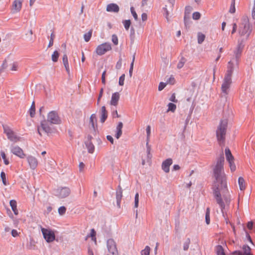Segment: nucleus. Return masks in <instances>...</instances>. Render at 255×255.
<instances>
[{"mask_svg":"<svg viewBox=\"0 0 255 255\" xmlns=\"http://www.w3.org/2000/svg\"><path fill=\"white\" fill-rule=\"evenodd\" d=\"M107 248L110 254L112 255H117L118 250L116 247L115 242L113 239H109L107 241Z\"/></svg>","mask_w":255,"mask_h":255,"instance_id":"9d476101","label":"nucleus"},{"mask_svg":"<svg viewBox=\"0 0 255 255\" xmlns=\"http://www.w3.org/2000/svg\"><path fill=\"white\" fill-rule=\"evenodd\" d=\"M66 209L64 206H61L58 209V213L60 215H62L66 212Z\"/></svg>","mask_w":255,"mask_h":255,"instance_id":"603ef678","label":"nucleus"},{"mask_svg":"<svg viewBox=\"0 0 255 255\" xmlns=\"http://www.w3.org/2000/svg\"><path fill=\"white\" fill-rule=\"evenodd\" d=\"M41 232L43 237L48 243L53 242L55 239V236L54 232L51 230L41 228Z\"/></svg>","mask_w":255,"mask_h":255,"instance_id":"423d86ee","label":"nucleus"},{"mask_svg":"<svg viewBox=\"0 0 255 255\" xmlns=\"http://www.w3.org/2000/svg\"><path fill=\"white\" fill-rule=\"evenodd\" d=\"M214 196L217 203L221 208L222 213H224V210L229 206L231 200L227 186L226 187L220 186L219 188L218 187H214Z\"/></svg>","mask_w":255,"mask_h":255,"instance_id":"f03ea898","label":"nucleus"},{"mask_svg":"<svg viewBox=\"0 0 255 255\" xmlns=\"http://www.w3.org/2000/svg\"><path fill=\"white\" fill-rule=\"evenodd\" d=\"M84 168H85V164L83 162H81L79 163V171L81 172H82L84 171Z\"/></svg>","mask_w":255,"mask_h":255,"instance_id":"4d7b16f0","label":"nucleus"},{"mask_svg":"<svg viewBox=\"0 0 255 255\" xmlns=\"http://www.w3.org/2000/svg\"><path fill=\"white\" fill-rule=\"evenodd\" d=\"M70 194V189L68 188L64 187L60 189L59 191L58 196L61 198H65Z\"/></svg>","mask_w":255,"mask_h":255,"instance_id":"412c9836","label":"nucleus"},{"mask_svg":"<svg viewBox=\"0 0 255 255\" xmlns=\"http://www.w3.org/2000/svg\"><path fill=\"white\" fill-rule=\"evenodd\" d=\"M138 200H139V194L136 193L134 197V207L137 208L138 206Z\"/></svg>","mask_w":255,"mask_h":255,"instance_id":"49530a36","label":"nucleus"},{"mask_svg":"<svg viewBox=\"0 0 255 255\" xmlns=\"http://www.w3.org/2000/svg\"><path fill=\"white\" fill-rule=\"evenodd\" d=\"M168 109L167 110L166 112H171L172 113H174L176 109V106L174 104L172 103H169L167 105Z\"/></svg>","mask_w":255,"mask_h":255,"instance_id":"c85d7f7f","label":"nucleus"},{"mask_svg":"<svg viewBox=\"0 0 255 255\" xmlns=\"http://www.w3.org/2000/svg\"><path fill=\"white\" fill-rule=\"evenodd\" d=\"M217 253L218 255H225L221 246H218L217 247Z\"/></svg>","mask_w":255,"mask_h":255,"instance_id":"c03bdc74","label":"nucleus"},{"mask_svg":"<svg viewBox=\"0 0 255 255\" xmlns=\"http://www.w3.org/2000/svg\"><path fill=\"white\" fill-rule=\"evenodd\" d=\"M175 80L174 77L173 76H170V77L167 80L166 83L167 84H169L173 85L175 83Z\"/></svg>","mask_w":255,"mask_h":255,"instance_id":"37998d69","label":"nucleus"},{"mask_svg":"<svg viewBox=\"0 0 255 255\" xmlns=\"http://www.w3.org/2000/svg\"><path fill=\"white\" fill-rule=\"evenodd\" d=\"M11 152L16 156L20 158H24L25 157V154L23 150L17 145H12L11 147Z\"/></svg>","mask_w":255,"mask_h":255,"instance_id":"9b49d317","label":"nucleus"},{"mask_svg":"<svg viewBox=\"0 0 255 255\" xmlns=\"http://www.w3.org/2000/svg\"><path fill=\"white\" fill-rule=\"evenodd\" d=\"M49 122L44 120L41 122L40 127L38 128V132L40 135H42L41 130L45 133H50L52 132L53 129L49 125Z\"/></svg>","mask_w":255,"mask_h":255,"instance_id":"6e6552de","label":"nucleus"},{"mask_svg":"<svg viewBox=\"0 0 255 255\" xmlns=\"http://www.w3.org/2000/svg\"><path fill=\"white\" fill-rule=\"evenodd\" d=\"M59 56V54L57 51H55L52 54L51 58L52 60L54 62H56L58 61V58Z\"/></svg>","mask_w":255,"mask_h":255,"instance_id":"f704fd0d","label":"nucleus"},{"mask_svg":"<svg viewBox=\"0 0 255 255\" xmlns=\"http://www.w3.org/2000/svg\"><path fill=\"white\" fill-rule=\"evenodd\" d=\"M167 83H163V82H160L158 86V90L161 91L166 86Z\"/></svg>","mask_w":255,"mask_h":255,"instance_id":"6e6d98bb","label":"nucleus"},{"mask_svg":"<svg viewBox=\"0 0 255 255\" xmlns=\"http://www.w3.org/2000/svg\"><path fill=\"white\" fill-rule=\"evenodd\" d=\"M62 60H63V63L64 65V67L66 69V71L67 72V73L68 74H69L70 68H69V63H68V57H67V56L66 54H64L63 55Z\"/></svg>","mask_w":255,"mask_h":255,"instance_id":"393cba45","label":"nucleus"},{"mask_svg":"<svg viewBox=\"0 0 255 255\" xmlns=\"http://www.w3.org/2000/svg\"><path fill=\"white\" fill-rule=\"evenodd\" d=\"M238 61L236 62L234 58L228 62L226 76L232 77L234 67L238 65Z\"/></svg>","mask_w":255,"mask_h":255,"instance_id":"ddd939ff","label":"nucleus"},{"mask_svg":"<svg viewBox=\"0 0 255 255\" xmlns=\"http://www.w3.org/2000/svg\"><path fill=\"white\" fill-rule=\"evenodd\" d=\"M119 7L116 3H110L107 5L106 10L108 12H118L119 11Z\"/></svg>","mask_w":255,"mask_h":255,"instance_id":"aec40b11","label":"nucleus"},{"mask_svg":"<svg viewBox=\"0 0 255 255\" xmlns=\"http://www.w3.org/2000/svg\"><path fill=\"white\" fill-rule=\"evenodd\" d=\"M242 42H241V41H238V44L236 48V50L235 51V60H236V62L237 61H238V59L242 53L243 49L244 48V45L242 44Z\"/></svg>","mask_w":255,"mask_h":255,"instance_id":"dca6fc26","label":"nucleus"},{"mask_svg":"<svg viewBox=\"0 0 255 255\" xmlns=\"http://www.w3.org/2000/svg\"><path fill=\"white\" fill-rule=\"evenodd\" d=\"M252 32V28L248 17H243L239 24L238 33L240 36L239 41L244 42L247 40Z\"/></svg>","mask_w":255,"mask_h":255,"instance_id":"7ed1b4c3","label":"nucleus"},{"mask_svg":"<svg viewBox=\"0 0 255 255\" xmlns=\"http://www.w3.org/2000/svg\"><path fill=\"white\" fill-rule=\"evenodd\" d=\"M232 77L226 76L223 80L222 85L221 89L222 91L225 95H227L229 92V90L232 83Z\"/></svg>","mask_w":255,"mask_h":255,"instance_id":"1a4fd4ad","label":"nucleus"},{"mask_svg":"<svg viewBox=\"0 0 255 255\" xmlns=\"http://www.w3.org/2000/svg\"><path fill=\"white\" fill-rule=\"evenodd\" d=\"M228 122L226 120H222L216 130V136L220 143H223L225 138Z\"/></svg>","mask_w":255,"mask_h":255,"instance_id":"20e7f679","label":"nucleus"},{"mask_svg":"<svg viewBox=\"0 0 255 255\" xmlns=\"http://www.w3.org/2000/svg\"><path fill=\"white\" fill-rule=\"evenodd\" d=\"M150 248L149 246L145 247L144 250L141 251V255H149L150 253Z\"/></svg>","mask_w":255,"mask_h":255,"instance_id":"e433bc0d","label":"nucleus"},{"mask_svg":"<svg viewBox=\"0 0 255 255\" xmlns=\"http://www.w3.org/2000/svg\"><path fill=\"white\" fill-rule=\"evenodd\" d=\"M1 157L3 160L4 163L5 165H8L9 164V161L8 159L6 158V155L3 152H1Z\"/></svg>","mask_w":255,"mask_h":255,"instance_id":"09e8293b","label":"nucleus"},{"mask_svg":"<svg viewBox=\"0 0 255 255\" xmlns=\"http://www.w3.org/2000/svg\"><path fill=\"white\" fill-rule=\"evenodd\" d=\"M125 79V75L123 74L119 78V84L120 86H123L124 85V81Z\"/></svg>","mask_w":255,"mask_h":255,"instance_id":"3c124183","label":"nucleus"},{"mask_svg":"<svg viewBox=\"0 0 255 255\" xmlns=\"http://www.w3.org/2000/svg\"><path fill=\"white\" fill-rule=\"evenodd\" d=\"M97 122V118L95 114H92L90 118V123L93 128H94V124Z\"/></svg>","mask_w":255,"mask_h":255,"instance_id":"72a5a7b5","label":"nucleus"},{"mask_svg":"<svg viewBox=\"0 0 255 255\" xmlns=\"http://www.w3.org/2000/svg\"><path fill=\"white\" fill-rule=\"evenodd\" d=\"M172 164V160L171 158H168L164 160L162 163V169L166 173L169 172L170 166Z\"/></svg>","mask_w":255,"mask_h":255,"instance_id":"f3484780","label":"nucleus"},{"mask_svg":"<svg viewBox=\"0 0 255 255\" xmlns=\"http://www.w3.org/2000/svg\"><path fill=\"white\" fill-rule=\"evenodd\" d=\"M185 59L183 58H181L180 61L178 62L177 64V68L178 69H180L182 68L185 63Z\"/></svg>","mask_w":255,"mask_h":255,"instance_id":"a18cd8bd","label":"nucleus"},{"mask_svg":"<svg viewBox=\"0 0 255 255\" xmlns=\"http://www.w3.org/2000/svg\"><path fill=\"white\" fill-rule=\"evenodd\" d=\"M237 28V24L236 23H235L233 25V29H232V32H231V33L232 34H234L236 32Z\"/></svg>","mask_w":255,"mask_h":255,"instance_id":"338daca9","label":"nucleus"},{"mask_svg":"<svg viewBox=\"0 0 255 255\" xmlns=\"http://www.w3.org/2000/svg\"><path fill=\"white\" fill-rule=\"evenodd\" d=\"M52 124H60L61 123V119L58 114L55 111H51L47 115V120Z\"/></svg>","mask_w":255,"mask_h":255,"instance_id":"0eeeda50","label":"nucleus"},{"mask_svg":"<svg viewBox=\"0 0 255 255\" xmlns=\"http://www.w3.org/2000/svg\"><path fill=\"white\" fill-rule=\"evenodd\" d=\"M103 89L102 88L100 90V93H99V97H98V100H97V104L99 105V102L100 101V99L101 98H102V96H103Z\"/></svg>","mask_w":255,"mask_h":255,"instance_id":"680f3d73","label":"nucleus"},{"mask_svg":"<svg viewBox=\"0 0 255 255\" xmlns=\"http://www.w3.org/2000/svg\"><path fill=\"white\" fill-rule=\"evenodd\" d=\"M252 16L253 18L255 19V0H254V6L252 12Z\"/></svg>","mask_w":255,"mask_h":255,"instance_id":"69168bd1","label":"nucleus"},{"mask_svg":"<svg viewBox=\"0 0 255 255\" xmlns=\"http://www.w3.org/2000/svg\"><path fill=\"white\" fill-rule=\"evenodd\" d=\"M35 105L34 102L32 103L31 108L29 110V114L31 117H33L35 115Z\"/></svg>","mask_w":255,"mask_h":255,"instance_id":"ea45409f","label":"nucleus"},{"mask_svg":"<svg viewBox=\"0 0 255 255\" xmlns=\"http://www.w3.org/2000/svg\"><path fill=\"white\" fill-rule=\"evenodd\" d=\"M224 157L222 155L213 167V175L215 178L214 187H218V188L220 186L226 187L227 185V178L224 171Z\"/></svg>","mask_w":255,"mask_h":255,"instance_id":"f257e3e1","label":"nucleus"},{"mask_svg":"<svg viewBox=\"0 0 255 255\" xmlns=\"http://www.w3.org/2000/svg\"><path fill=\"white\" fill-rule=\"evenodd\" d=\"M96 233L95 231L94 230V229H92L91 230V232H90V235H87L85 240H87L88 238L91 237L92 241H93L94 242H95L96 243Z\"/></svg>","mask_w":255,"mask_h":255,"instance_id":"c756f323","label":"nucleus"},{"mask_svg":"<svg viewBox=\"0 0 255 255\" xmlns=\"http://www.w3.org/2000/svg\"><path fill=\"white\" fill-rule=\"evenodd\" d=\"M19 68V64L17 62H14L9 65V70L17 71Z\"/></svg>","mask_w":255,"mask_h":255,"instance_id":"cd10ccee","label":"nucleus"},{"mask_svg":"<svg viewBox=\"0 0 255 255\" xmlns=\"http://www.w3.org/2000/svg\"><path fill=\"white\" fill-rule=\"evenodd\" d=\"M169 100L174 103H177L178 100L176 99L175 94L173 93L169 99Z\"/></svg>","mask_w":255,"mask_h":255,"instance_id":"bf43d9fd","label":"nucleus"},{"mask_svg":"<svg viewBox=\"0 0 255 255\" xmlns=\"http://www.w3.org/2000/svg\"><path fill=\"white\" fill-rule=\"evenodd\" d=\"M101 117L100 121H101V123H103L105 122V121H106V120L107 119V117H108V112L106 110L105 106L102 107L101 110Z\"/></svg>","mask_w":255,"mask_h":255,"instance_id":"4be33fe9","label":"nucleus"},{"mask_svg":"<svg viewBox=\"0 0 255 255\" xmlns=\"http://www.w3.org/2000/svg\"><path fill=\"white\" fill-rule=\"evenodd\" d=\"M229 165H230V167L231 171L232 172H234L236 170V165H235V164L234 163V161L230 162H229Z\"/></svg>","mask_w":255,"mask_h":255,"instance_id":"de8ad7c7","label":"nucleus"},{"mask_svg":"<svg viewBox=\"0 0 255 255\" xmlns=\"http://www.w3.org/2000/svg\"><path fill=\"white\" fill-rule=\"evenodd\" d=\"M10 206L12 210L14 212V214L16 215H18V211L17 209V203L14 200H11L9 202Z\"/></svg>","mask_w":255,"mask_h":255,"instance_id":"b1692460","label":"nucleus"},{"mask_svg":"<svg viewBox=\"0 0 255 255\" xmlns=\"http://www.w3.org/2000/svg\"><path fill=\"white\" fill-rule=\"evenodd\" d=\"M146 131L147 133V139L148 140L149 138V136L150 135V126H147L146 128Z\"/></svg>","mask_w":255,"mask_h":255,"instance_id":"13d9d810","label":"nucleus"},{"mask_svg":"<svg viewBox=\"0 0 255 255\" xmlns=\"http://www.w3.org/2000/svg\"><path fill=\"white\" fill-rule=\"evenodd\" d=\"M225 153L226 157V159L228 162H230L234 161V158L232 155L231 152L229 148H226L225 150Z\"/></svg>","mask_w":255,"mask_h":255,"instance_id":"5701e85b","label":"nucleus"},{"mask_svg":"<svg viewBox=\"0 0 255 255\" xmlns=\"http://www.w3.org/2000/svg\"><path fill=\"white\" fill-rule=\"evenodd\" d=\"M244 253L241 251H235L232 255H252L251 253V248L248 246H244L243 247Z\"/></svg>","mask_w":255,"mask_h":255,"instance_id":"a211bd4d","label":"nucleus"},{"mask_svg":"<svg viewBox=\"0 0 255 255\" xmlns=\"http://www.w3.org/2000/svg\"><path fill=\"white\" fill-rule=\"evenodd\" d=\"M122 59H120L117 63L116 64V67L117 69H120L121 68V66H122Z\"/></svg>","mask_w":255,"mask_h":255,"instance_id":"e2e57ef3","label":"nucleus"},{"mask_svg":"<svg viewBox=\"0 0 255 255\" xmlns=\"http://www.w3.org/2000/svg\"><path fill=\"white\" fill-rule=\"evenodd\" d=\"M4 132L6 134L8 139L14 142L18 140V138L16 136L14 132L9 128H4Z\"/></svg>","mask_w":255,"mask_h":255,"instance_id":"f8f14e48","label":"nucleus"},{"mask_svg":"<svg viewBox=\"0 0 255 255\" xmlns=\"http://www.w3.org/2000/svg\"><path fill=\"white\" fill-rule=\"evenodd\" d=\"M130 11H131V13L133 17L135 19V20H137L138 18V16H137L135 11L134 10L133 7H130Z\"/></svg>","mask_w":255,"mask_h":255,"instance_id":"864d4df0","label":"nucleus"},{"mask_svg":"<svg viewBox=\"0 0 255 255\" xmlns=\"http://www.w3.org/2000/svg\"><path fill=\"white\" fill-rule=\"evenodd\" d=\"M0 177L1 178L2 183L4 185L6 186L8 184L6 181V175L3 171H2L0 173Z\"/></svg>","mask_w":255,"mask_h":255,"instance_id":"58836bf2","label":"nucleus"},{"mask_svg":"<svg viewBox=\"0 0 255 255\" xmlns=\"http://www.w3.org/2000/svg\"><path fill=\"white\" fill-rule=\"evenodd\" d=\"M205 35L202 33H198V42L201 44L205 40Z\"/></svg>","mask_w":255,"mask_h":255,"instance_id":"c9c22d12","label":"nucleus"},{"mask_svg":"<svg viewBox=\"0 0 255 255\" xmlns=\"http://www.w3.org/2000/svg\"><path fill=\"white\" fill-rule=\"evenodd\" d=\"M238 184L240 189L242 191L245 190L246 184L244 179L242 177H240L238 179Z\"/></svg>","mask_w":255,"mask_h":255,"instance_id":"a878e982","label":"nucleus"},{"mask_svg":"<svg viewBox=\"0 0 255 255\" xmlns=\"http://www.w3.org/2000/svg\"><path fill=\"white\" fill-rule=\"evenodd\" d=\"M27 160L31 169H35L36 168L38 165V161L35 157L29 155L27 156Z\"/></svg>","mask_w":255,"mask_h":255,"instance_id":"2eb2a0df","label":"nucleus"},{"mask_svg":"<svg viewBox=\"0 0 255 255\" xmlns=\"http://www.w3.org/2000/svg\"><path fill=\"white\" fill-rule=\"evenodd\" d=\"M23 0H14L12 3L11 11L13 13L20 11Z\"/></svg>","mask_w":255,"mask_h":255,"instance_id":"4468645a","label":"nucleus"},{"mask_svg":"<svg viewBox=\"0 0 255 255\" xmlns=\"http://www.w3.org/2000/svg\"><path fill=\"white\" fill-rule=\"evenodd\" d=\"M123 23L124 25L125 29L127 30H128L130 26V24H131L130 20H125L123 21Z\"/></svg>","mask_w":255,"mask_h":255,"instance_id":"a19ab883","label":"nucleus"},{"mask_svg":"<svg viewBox=\"0 0 255 255\" xmlns=\"http://www.w3.org/2000/svg\"><path fill=\"white\" fill-rule=\"evenodd\" d=\"M111 50V44L109 42H105L99 45L96 47L95 52L98 55H103Z\"/></svg>","mask_w":255,"mask_h":255,"instance_id":"39448f33","label":"nucleus"},{"mask_svg":"<svg viewBox=\"0 0 255 255\" xmlns=\"http://www.w3.org/2000/svg\"><path fill=\"white\" fill-rule=\"evenodd\" d=\"M200 13L198 12H195L193 13L192 17L194 19L197 20L200 17Z\"/></svg>","mask_w":255,"mask_h":255,"instance_id":"5fc2aeb1","label":"nucleus"},{"mask_svg":"<svg viewBox=\"0 0 255 255\" xmlns=\"http://www.w3.org/2000/svg\"><path fill=\"white\" fill-rule=\"evenodd\" d=\"M210 208H207L206 209V214H205V221H206V223L207 225H209L210 223Z\"/></svg>","mask_w":255,"mask_h":255,"instance_id":"473e14b6","label":"nucleus"},{"mask_svg":"<svg viewBox=\"0 0 255 255\" xmlns=\"http://www.w3.org/2000/svg\"><path fill=\"white\" fill-rule=\"evenodd\" d=\"M163 10L165 12L164 14L165 15V17H166V19L167 20V21H169L168 16H169V13L168 11L167 10L166 7H164Z\"/></svg>","mask_w":255,"mask_h":255,"instance_id":"0e129e2a","label":"nucleus"},{"mask_svg":"<svg viewBox=\"0 0 255 255\" xmlns=\"http://www.w3.org/2000/svg\"><path fill=\"white\" fill-rule=\"evenodd\" d=\"M106 71H104L103 72L102 75V82L103 84H106Z\"/></svg>","mask_w":255,"mask_h":255,"instance_id":"052dcab7","label":"nucleus"},{"mask_svg":"<svg viewBox=\"0 0 255 255\" xmlns=\"http://www.w3.org/2000/svg\"><path fill=\"white\" fill-rule=\"evenodd\" d=\"M92 32H93V30L91 29L88 31V32L84 34V38L86 42H88L90 40V39L92 37Z\"/></svg>","mask_w":255,"mask_h":255,"instance_id":"2f4dec72","label":"nucleus"},{"mask_svg":"<svg viewBox=\"0 0 255 255\" xmlns=\"http://www.w3.org/2000/svg\"><path fill=\"white\" fill-rule=\"evenodd\" d=\"M122 196H123V191H122V189L120 188V189L117 192V195H116L117 204L119 205L121 203V201Z\"/></svg>","mask_w":255,"mask_h":255,"instance_id":"7c9ffc66","label":"nucleus"},{"mask_svg":"<svg viewBox=\"0 0 255 255\" xmlns=\"http://www.w3.org/2000/svg\"><path fill=\"white\" fill-rule=\"evenodd\" d=\"M86 146L89 153H93L94 152L95 147L94 144L90 141H88L86 143Z\"/></svg>","mask_w":255,"mask_h":255,"instance_id":"bb28decb","label":"nucleus"},{"mask_svg":"<svg viewBox=\"0 0 255 255\" xmlns=\"http://www.w3.org/2000/svg\"><path fill=\"white\" fill-rule=\"evenodd\" d=\"M112 41L115 45H117L119 43L118 36L116 34H113L112 36Z\"/></svg>","mask_w":255,"mask_h":255,"instance_id":"79ce46f5","label":"nucleus"},{"mask_svg":"<svg viewBox=\"0 0 255 255\" xmlns=\"http://www.w3.org/2000/svg\"><path fill=\"white\" fill-rule=\"evenodd\" d=\"M55 38V35L53 33H52L50 35V40L49 42L48 47L52 46L53 44L54 39Z\"/></svg>","mask_w":255,"mask_h":255,"instance_id":"8fccbe9b","label":"nucleus"},{"mask_svg":"<svg viewBox=\"0 0 255 255\" xmlns=\"http://www.w3.org/2000/svg\"><path fill=\"white\" fill-rule=\"evenodd\" d=\"M235 0H232L229 9V12L231 13H234L235 12Z\"/></svg>","mask_w":255,"mask_h":255,"instance_id":"4c0bfd02","label":"nucleus"},{"mask_svg":"<svg viewBox=\"0 0 255 255\" xmlns=\"http://www.w3.org/2000/svg\"><path fill=\"white\" fill-rule=\"evenodd\" d=\"M120 94L118 92H115L112 94L110 104L111 105L117 106L120 99Z\"/></svg>","mask_w":255,"mask_h":255,"instance_id":"6ab92c4d","label":"nucleus"},{"mask_svg":"<svg viewBox=\"0 0 255 255\" xmlns=\"http://www.w3.org/2000/svg\"><path fill=\"white\" fill-rule=\"evenodd\" d=\"M254 223L252 221L249 222L247 224V227L249 230L253 229Z\"/></svg>","mask_w":255,"mask_h":255,"instance_id":"774afa93","label":"nucleus"}]
</instances>
